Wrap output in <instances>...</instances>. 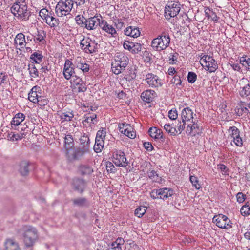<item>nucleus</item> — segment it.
<instances>
[{
	"label": "nucleus",
	"mask_w": 250,
	"mask_h": 250,
	"mask_svg": "<svg viewBox=\"0 0 250 250\" xmlns=\"http://www.w3.org/2000/svg\"><path fill=\"white\" fill-rule=\"evenodd\" d=\"M12 13L18 19L27 21L31 16V12L28 9L25 0H18L11 7Z\"/></svg>",
	"instance_id": "f257e3e1"
},
{
	"label": "nucleus",
	"mask_w": 250,
	"mask_h": 250,
	"mask_svg": "<svg viewBox=\"0 0 250 250\" xmlns=\"http://www.w3.org/2000/svg\"><path fill=\"white\" fill-rule=\"evenodd\" d=\"M128 63V57L123 53H117L114 56V61L112 63V71L115 74H119Z\"/></svg>",
	"instance_id": "f03ea898"
},
{
	"label": "nucleus",
	"mask_w": 250,
	"mask_h": 250,
	"mask_svg": "<svg viewBox=\"0 0 250 250\" xmlns=\"http://www.w3.org/2000/svg\"><path fill=\"white\" fill-rule=\"evenodd\" d=\"M74 5L73 0H60L55 7V13L58 17H62L71 15Z\"/></svg>",
	"instance_id": "7ed1b4c3"
},
{
	"label": "nucleus",
	"mask_w": 250,
	"mask_h": 250,
	"mask_svg": "<svg viewBox=\"0 0 250 250\" xmlns=\"http://www.w3.org/2000/svg\"><path fill=\"white\" fill-rule=\"evenodd\" d=\"M39 15L50 27H55L59 25L60 21L54 17V14L52 11H49L45 8L41 9Z\"/></svg>",
	"instance_id": "20e7f679"
},
{
	"label": "nucleus",
	"mask_w": 250,
	"mask_h": 250,
	"mask_svg": "<svg viewBox=\"0 0 250 250\" xmlns=\"http://www.w3.org/2000/svg\"><path fill=\"white\" fill-rule=\"evenodd\" d=\"M170 40L169 36L164 33L152 40L151 46L157 51L164 50L168 46Z\"/></svg>",
	"instance_id": "39448f33"
},
{
	"label": "nucleus",
	"mask_w": 250,
	"mask_h": 250,
	"mask_svg": "<svg viewBox=\"0 0 250 250\" xmlns=\"http://www.w3.org/2000/svg\"><path fill=\"white\" fill-rule=\"evenodd\" d=\"M81 48L86 53L92 54L98 51L99 45L95 40L89 37L84 38L81 41Z\"/></svg>",
	"instance_id": "423d86ee"
},
{
	"label": "nucleus",
	"mask_w": 250,
	"mask_h": 250,
	"mask_svg": "<svg viewBox=\"0 0 250 250\" xmlns=\"http://www.w3.org/2000/svg\"><path fill=\"white\" fill-rule=\"evenodd\" d=\"M37 238V231L35 228L31 226L24 227V241L27 247L32 246Z\"/></svg>",
	"instance_id": "0eeeda50"
},
{
	"label": "nucleus",
	"mask_w": 250,
	"mask_h": 250,
	"mask_svg": "<svg viewBox=\"0 0 250 250\" xmlns=\"http://www.w3.org/2000/svg\"><path fill=\"white\" fill-rule=\"evenodd\" d=\"M200 62L203 67H206V69L210 72H213L218 68V65L215 60L213 57L208 55H201Z\"/></svg>",
	"instance_id": "6e6552de"
},
{
	"label": "nucleus",
	"mask_w": 250,
	"mask_h": 250,
	"mask_svg": "<svg viewBox=\"0 0 250 250\" xmlns=\"http://www.w3.org/2000/svg\"><path fill=\"white\" fill-rule=\"evenodd\" d=\"M180 4L176 2L169 1L166 4L165 9V17L169 20L178 14L180 10Z\"/></svg>",
	"instance_id": "1a4fd4ad"
},
{
	"label": "nucleus",
	"mask_w": 250,
	"mask_h": 250,
	"mask_svg": "<svg viewBox=\"0 0 250 250\" xmlns=\"http://www.w3.org/2000/svg\"><path fill=\"white\" fill-rule=\"evenodd\" d=\"M213 222L221 229H230L232 228V223L225 215L222 214L216 215L213 218Z\"/></svg>",
	"instance_id": "9d476101"
},
{
	"label": "nucleus",
	"mask_w": 250,
	"mask_h": 250,
	"mask_svg": "<svg viewBox=\"0 0 250 250\" xmlns=\"http://www.w3.org/2000/svg\"><path fill=\"white\" fill-rule=\"evenodd\" d=\"M113 162L117 167H125L129 164L127 161L125 153L121 150H116L114 152Z\"/></svg>",
	"instance_id": "9b49d317"
},
{
	"label": "nucleus",
	"mask_w": 250,
	"mask_h": 250,
	"mask_svg": "<svg viewBox=\"0 0 250 250\" xmlns=\"http://www.w3.org/2000/svg\"><path fill=\"white\" fill-rule=\"evenodd\" d=\"M74 66L75 64L71 61L68 59L65 60L63 74L66 80H70L71 77H74V75H75Z\"/></svg>",
	"instance_id": "f8f14e48"
},
{
	"label": "nucleus",
	"mask_w": 250,
	"mask_h": 250,
	"mask_svg": "<svg viewBox=\"0 0 250 250\" xmlns=\"http://www.w3.org/2000/svg\"><path fill=\"white\" fill-rule=\"evenodd\" d=\"M146 80L150 87L158 88L162 86L163 83L159 77L152 73H148L146 75Z\"/></svg>",
	"instance_id": "ddd939ff"
},
{
	"label": "nucleus",
	"mask_w": 250,
	"mask_h": 250,
	"mask_svg": "<svg viewBox=\"0 0 250 250\" xmlns=\"http://www.w3.org/2000/svg\"><path fill=\"white\" fill-rule=\"evenodd\" d=\"M84 154V151L78 148L75 149L69 150L67 152V157L70 162L79 160Z\"/></svg>",
	"instance_id": "4468645a"
},
{
	"label": "nucleus",
	"mask_w": 250,
	"mask_h": 250,
	"mask_svg": "<svg viewBox=\"0 0 250 250\" xmlns=\"http://www.w3.org/2000/svg\"><path fill=\"white\" fill-rule=\"evenodd\" d=\"M229 133L233 139L235 144L238 146L243 145V141L240 137V131L236 126L230 127L228 130Z\"/></svg>",
	"instance_id": "2eb2a0df"
},
{
	"label": "nucleus",
	"mask_w": 250,
	"mask_h": 250,
	"mask_svg": "<svg viewBox=\"0 0 250 250\" xmlns=\"http://www.w3.org/2000/svg\"><path fill=\"white\" fill-rule=\"evenodd\" d=\"M101 16H94L86 20L85 28L89 30L96 28L98 26H100Z\"/></svg>",
	"instance_id": "dca6fc26"
},
{
	"label": "nucleus",
	"mask_w": 250,
	"mask_h": 250,
	"mask_svg": "<svg viewBox=\"0 0 250 250\" xmlns=\"http://www.w3.org/2000/svg\"><path fill=\"white\" fill-rule=\"evenodd\" d=\"M86 186V182L82 179L74 178L73 180V188L75 191L80 193H82L84 191Z\"/></svg>",
	"instance_id": "f3484780"
},
{
	"label": "nucleus",
	"mask_w": 250,
	"mask_h": 250,
	"mask_svg": "<svg viewBox=\"0 0 250 250\" xmlns=\"http://www.w3.org/2000/svg\"><path fill=\"white\" fill-rule=\"evenodd\" d=\"M25 118V115L22 113H18L16 114L13 118L11 122L12 128L19 131L20 127H18L17 128V127L21 124V123L24 120Z\"/></svg>",
	"instance_id": "a211bd4d"
},
{
	"label": "nucleus",
	"mask_w": 250,
	"mask_h": 250,
	"mask_svg": "<svg viewBox=\"0 0 250 250\" xmlns=\"http://www.w3.org/2000/svg\"><path fill=\"white\" fill-rule=\"evenodd\" d=\"M156 96L157 94L156 92L151 89L143 91L141 95L142 100L147 103L152 102Z\"/></svg>",
	"instance_id": "6ab92c4d"
},
{
	"label": "nucleus",
	"mask_w": 250,
	"mask_h": 250,
	"mask_svg": "<svg viewBox=\"0 0 250 250\" xmlns=\"http://www.w3.org/2000/svg\"><path fill=\"white\" fill-rule=\"evenodd\" d=\"M74 206L79 208H88L90 206V202L85 197H78L72 200Z\"/></svg>",
	"instance_id": "aec40b11"
},
{
	"label": "nucleus",
	"mask_w": 250,
	"mask_h": 250,
	"mask_svg": "<svg viewBox=\"0 0 250 250\" xmlns=\"http://www.w3.org/2000/svg\"><path fill=\"white\" fill-rule=\"evenodd\" d=\"M100 27L103 30L108 34H110L113 37L116 34L115 29L111 25L108 24L105 20H101Z\"/></svg>",
	"instance_id": "412c9836"
},
{
	"label": "nucleus",
	"mask_w": 250,
	"mask_h": 250,
	"mask_svg": "<svg viewBox=\"0 0 250 250\" xmlns=\"http://www.w3.org/2000/svg\"><path fill=\"white\" fill-rule=\"evenodd\" d=\"M75 66L76 68L81 70L83 73H86L89 70V65L82 61L80 57H78L75 62Z\"/></svg>",
	"instance_id": "4be33fe9"
},
{
	"label": "nucleus",
	"mask_w": 250,
	"mask_h": 250,
	"mask_svg": "<svg viewBox=\"0 0 250 250\" xmlns=\"http://www.w3.org/2000/svg\"><path fill=\"white\" fill-rule=\"evenodd\" d=\"M80 174L83 176L89 175L94 172L92 166L89 164H81L78 167Z\"/></svg>",
	"instance_id": "5701e85b"
},
{
	"label": "nucleus",
	"mask_w": 250,
	"mask_h": 250,
	"mask_svg": "<svg viewBox=\"0 0 250 250\" xmlns=\"http://www.w3.org/2000/svg\"><path fill=\"white\" fill-rule=\"evenodd\" d=\"M29 163L27 161H22L19 164V171L22 176H26L29 172Z\"/></svg>",
	"instance_id": "b1692460"
},
{
	"label": "nucleus",
	"mask_w": 250,
	"mask_h": 250,
	"mask_svg": "<svg viewBox=\"0 0 250 250\" xmlns=\"http://www.w3.org/2000/svg\"><path fill=\"white\" fill-rule=\"evenodd\" d=\"M193 112L189 107L185 108L181 113L183 122H188L193 119Z\"/></svg>",
	"instance_id": "393cba45"
},
{
	"label": "nucleus",
	"mask_w": 250,
	"mask_h": 250,
	"mask_svg": "<svg viewBox=\"0 0 250 250\" xmlns=\"http://www.w3.org/2000/svg\"><path fill=\"white\" fill-rule=\"evenodd\" d=\"M125 34L133 38H137L140 36V32L139 28L130 26L125 29Z\"/></svg>",
	"instance_id": "a878e982"
},
{
	"label": "nucleus",
	"mask_w": 250,
	"mask_h": 250,
	"mask_svg": "<svg viewBox=\"0 0 250 250\" xmlns=\"http://www.w3.org/2000/svg\"><path fill=\"white\" fill-rule=\"evenodd\" d=\"M149 135L155 139H163V132L161 129L156 127H151L148 130Z\"/></svg>",
	"instance_id": "bb28decb"
},
{
	"label": "nucleus",
	"mask_w": 250,
	"mask_h": 250,
	"mask_svg": "<svg viewBox=\"0 0 250 250\" xmlns=\"http://www.w3.org/2000/svg\"><path fill=\"white\" fill-rule=\"evenodd\" d=\"M26 128L27 126H26V127L24 128L21 127V132L20 134H15L12 132L8 133L7 135V139L11 141H16L19 140H21L24 137V133H22L21 131H24Z\"/></svg>",
	"instance_id": "cd10ccee"
},
{
	"label": "nucleus",
	"mask_w": 250,
	"mask_h": 250,
	"mask_svg": "<svg viewBox=\"0 0 250 250\" xmlns=\"http://www.w3.org/2000/svg\"><path fill=\"white\" fill-rule=\"evenodd\" d=\"M160 194L159 198L165 200L168 197L171 196L173 194V191L171 188H162L159 189Z\"/></svg>",
	"instance_id": "c85d7f7f"
},
{
	"label": "nucleus",
	"mask_w": 250,
	"mask_h": 250,
	"mask_svg": "<svg viewBox=\"0 0 250 250\" xmlns=\"http://www.w3.org/2000/svg\"><path fill=\"white\" fill-rule=\"evenodd\" d=\"M5 245V250H21L18 244L12 239H8Z\"/></svg>",
	"instance_id": "c756f323"
},
{
	"label": "nucleus",
	"mask_w": 250,
	"mask_h": 250,
	"mask_svg": "<svg viewBox=\"0 0 250 250\" xmlns=\"http://www.w3.org/2000/svg\"><path fill=\"white\" fill-rule=\"evenodd\" d=\"M43 56L42 54L40 52H35L30 56V59L31 60L32 64L34 63H40L42 61Z\"/></svg>",
	"instance_id": "7c9ffc66"
},
{
	"label": "nucleus",
	"mask_w": 250,
	"mask_h": 250,
	"mask_svg": "<svg viewBox=\"0 0 250 250\" xmlns=\"http://www.w3.org/2000/svg\"><path fill=\"white\" fill-rule=\"evenodd\" d=\"M25 42V36L22 33H19L16 35L14 39L15 44H19L22 48Z\"/></svg>",
	"instance_id": "2f4dec72"
},
{
	"label": "nucleus",
	"mask_w": 250,
	"mask_h": 250,
	"mask_svg": "<svg viewBox=\"0 0 250 250\" xmlns=\"http://www.w3.org/2000/svg\"><path fill=\"white\" fill-rule=\"evenodd\" d=\"M205 13L206 16L208 17V19L211 18V20L215 22L218 21L219 18L216 15V13L209 8H206Z\"/></svg>",
	"instance_id": "473e14b6"
},
{
	"label": "nucleus",
	"mask_w": 250,
	"mask_h": 250,
	"mask_svg": "<svg viewBox=\"0 0 250 250\" xmlns=\"http://www.w3.org/2000/svg\"><path fill=\"white\" fill-rule=\"evenodd\" d=\"M64 146L67 150L72 148L74 146V140L72 135L67 134L64 138Z\"/></svg>",
	"instance_id": "72a5a7b5"
},
{
	"label": "nucleus",
	"mask_w": 250,
	"mask_h": 250,
	"mask_svg": "<svg viewBox=\"0 0 250 250\" xmlns=\"http://www.w3.org/2000/svg\"><path fill=\"white\" fill-rule=\"evenodd\" d=\"M240 95L242 97L250 96V83L240 88Z\"/></svg>",
	"instance_id": "f704fd0d"
},
{
	"label": "nucleus",
	"mask_w": 250,
	"mask_h": 250,
	"mask_svg": "<svg viewBox=\"0 0 250 250\" xmlns=\"http://www.w3.org/2000/svg\"><path fill=\"white\" fill-rule=\"evenodd\" d=\"M104 140L95 138V143L94 146V151L97 153L101 152L104 147Z\"/></svg>",
	"instance_id": "c9c22d12"
},
{
	"label": "nucleus",
	"mask_w": 250,
	"mask_h": 250,
	"mask_svg": "<svg viewBox=\"0 0 250 250\" xmlns=\"http://www.w3.org/2000/svg\"><path fill=\"white\" fill-rule=\"evenodd\" d=\"M235 111L237 115L239 116H242L244 113L247 114L249 112V107L244 106L242 104L237 106L235 109Z\"/></svg>",
	"instance_id": "e433bc0d"
},
{
	"label": "nucleus",
	"mask_w": 250,
	"mask_h": 250,
	"mask_svg": "<svg viewBox=\"0 0 250 250\" xmlns=\"http://www.w3.org/2000/svg\"><path fill=\"white\" fill-rule=\"evenodd\" d=\"M28 99L34 103H38L42 101V97H38L37 93L34 91H30L28 94Z\"/></svg>",
	"instance_id": "4c0bfd02"
},
{
	"label": "nucleus",
	"mask_w": 250,
	"mask_h": 250,
	"mask_svg": "<svg viewBox=\"0 0 250 250\" xmlns=\"http://www.w3.org/2000/svg\"><path fill=\"white\" fill-rule=\"evenodd\" d=\"M28 70L31 77L36 78L39 76V72L34 64H29Z\"/></svg>",
	"instance_id": "58836bf2"
},
{
	"label": "nucleus",
	"mask_w": 250,
	"mask_h": 250,
	"mask_svg": "<svg viewBox=\"0 0 250 250\" xmlns=\"http://www.w3.org/2000/svg\"><path fill=\"white\" fill-rule=\"evenodd\" d=\"M124 134L131 139H134L136 137V132L133 131L132 127L129 125L127 130H124Z\"/></svg>",
	"instance_id": "ea45409f"
},
{
	"label": "nucleus",
	"mask_w": 250,
	"mask_h": 250,
	"mask_svg": "<svg viewBox=\"0 0 250 250\" xmlns=\"http://www.w3.org/2000/svg\"><path fill=\"white\" fill-rule=\"evenodd\" d=\"M124 134L131 139H134L136 137V132L133 131L132 127L129 125L127 130H124Z\"/></svg>",
	"instance_id": "a19ab883"
},
{
	"label": "nucleus",
	"mask_w": 250,
	"mask_h": 250,
	"mask_svg": "<svg viewBox=\"0 0 250 250\" xmlns=\"http://www.w3.org/2000/svg\"><path fill=\"white\" fill-rule=\"evenodd\" d=\"M148 176L153 182H159L161 181V177H159L156 172L151 170L147 173Z\"/></svg>",
	"instance_id": "79ce46f5"
},
{
	"label": "nucleus",
	"mask_w": 250,
	"mask_h": 250,
	"mask_svg": "<svg viewBox=\"0 0 250 250\" xmlns=\"http://www.w3.org/2000/svg\"><path fill=\"white\" fill-rule=\"evenodd\" d=\"M164 129L171 135H176L178 133V131L175 127L171 126L169 124H166L164 125Z\"/></svg>",
	"instance_id": "37998d69"
},
{
	"label": "nucleus",
	"mask_w": 250,
	"mask_h": 250,
	"mask_svg": "<svg viewBox=\"0 0 250 250\" xmlns=\"http://www.w3.org/2000/svg\"><path fill=\"white\" fill-rule=\"evenodd\" d=\"M146 209V207L141 206L135 209V215L138 217H141L145 213Z\"/></svg>",
	"instance_id": "c03bdc74"
},
{
	"label": "nucleus",
	"mask_w": 250,
	"mask_h": 250,
	"mask_svg": "<svg viewBox=\"0 0 250 250\" xmlns=\"http://www.w3.org/2000/svg\"><path fill=\"white\" fill-rule=\"evenodd\" d=\"M240 63L244 66L246 69H250V57L241 58L240 60Z\"/></svg>",
	"instance_id": "a18cd8bd"
},
{
	"label": "nucleus",
	"mask_w": 250,
	"mask_h": 250,
	"mask_svg": "<svg viewBox=\"0 0 250 250\" xmlns=\"http://www.w3.org/2000/svg\"><path fill=\"white\" fill-rule=\"evenodd\" d=\"M73 117L74 115L71 112L63 113L60 116V118L63 122L70 121Z\"/></svg>",
	"instance_id": "49530a36"
},
{
	"label": "nucleus",
	"mask_w": 250,
	"mask_h": 250,
	"mask_svg": "<svg viewBox=\"0 0 250 250\" xmlns=\"http://www.w3.org/2000/svg\"><path fill=\"white\" fill-rule=\"evenodd\" d=\"M77 23L81 26L85 27L86 20L83 16L78 15L75 18Z\"/></svg>",
	"instance_id": "de8ad7c7"
},
{
	"label": "nucleus",
	"mask_w": 250,
	"mask_h": 250,
	"mask_svg": "<svg viewBox=\"0 0 250 250\" xmlns=\"http://www.w3.org/2000/svg\"><path fill=\"white\" fill-rule=\"evenodd\" d=\"M37 32L36 40L39 42L43 41L46 37L45 31L42 29H38Z\"/></svg>",
	"instance_id": "09e8293b"
},
{
	"label": "nucleus",
	"mask_w": 250,
	"mask_h": 250,
	"mask_svg": "<svg viewBox=\"0 0 250 250\" xmlns=\"http://www.w3.org/2000/svg\"><path fill=\"white\" fill-rule=\"evenodd\" d=\"M142 50V45L139 43H134L132 45V49L131 52L133 54H137Z\"/></svg>",
	"instance_id": "8fccbe9b"
},
{
	"label": "nucleus",
	"mask_w": 250,
	"mask_h": 250,
	"mask_svg": "<svg viewBox=\"0 0 250 250\" xmlns=\"http://www.w3.org/2000/svg\"><path fill=\"white\" fill-rule=\"evenodd\" d=\"M190 181L193 186L194 187L197 189H199L201 188V186L198 183V180L196 177L194 176H190Z\"/></svg>",
	"instance_id": "3c124183"
},
{
	"label": "nucleus",
	"mask_w": 250,
	"mask_h": 250,
	"mask_svg": "<svg viewBox=\"0 0 250 250\" xmlns=\"http://www.w3.org/2000/svg\"><path fill=\"white\" fill-rule=\"evenodd\" d=\"M195 129L194 125L193 123L192 124H188V126L186 129V133L188 135L194 136V130Z\"/></svg>",
	"instance_id": "603ef678"
},
{
	"label": "nucleus",
	"mask_w": 250,
	"mask_h": 250,
	"mask_svg": "<svg viewBox=\"0 0 250 250\" xmlns=\"http://www.w3.org/2000/svg\"><path fill=\"white\" fill-rule=\"evenodd\" d=\"M197 75L193 72H189L188 75V80L189 83H193L196 80Z\"/></svg>",
	"instance_id": "864d4df0"
},
{
	"label": "nucleus",
	"mask_w": 250,
	"mask_h": 250,
	"mask_svg": "<svg viewBox=\"0 0 250 250\" xmlns=\"http://www.w3.org/2000/svg\"><path fill=\"white\" fill-rule=\"evenodd\" d=\"M240 211L242 215L247 216L250 214V207L249 206H244L241 208Z\"/></svg>",
	"instance_id": "5fc2aeb1"
},
{
	"label": "nucleus",
	"mask_w": 250,
	"mask_h": 250,
	"mask_svg": "<svg viewBox=\"0 0 250 250\" xmlns=\"http://www.w3.org/2000/svg\"><path fill=\"white\" fill-rule=\"evenodd\" d=\"M106 168L108 173H114L116 170L113 164L110 162H107L106 163Z\"/></svg>",
	"instance_id": "6e6d98bb"
},
{
	"label": "nucleus",
	"mask_w": 250,
	"mask_h": 250,
	"mask_svg": "<svg viewBox=\"0 0 250 250\" xmlns=\"http://www.w3.org/2000/svg\"><path fill=\"white\" fill-rule=\"evenodd\" d=\"M171 83L175 84L177 86L181 85V80L179 76L175 75L171 80Z\"/></svg>",
	"instance_id": "4d7b16f0"
},
{
	"label": "nucleus",
	"mask_w": 250,
	"mask_h": 250,
	"mask_svg": "<svg viewBox=\"0 0 250 250\" xmlns=\"http://www.w3.org/2000/svg\"><path fill=\"white\" fill-rule=\"evenodd\" d=\"M105 136L106 131L105 130H99L97 133L96 138L104 140Z\"/></svg>",
	"instance_id": "13d9d810"
},
{
	"label": "nucleus",
	"mask_w": 250,
	"mask_h": 250,
	"mask_svg": "<svg viewBox=\"0 0 250 250\" xmlns=\"http://www.w3.org/2000/svg\"><path fill=\"white\" fill-rule=\"evenodd\" d=\"M191 123H193V125H194L195 129L194 130V136L196 134H199L202 133V128L198 124L196 123L195 122L193 121Z\"/></svg>",
	"instance_id": "bf43d9fd"
},
{
	"label": "nucleus",
	"mask_w": 250,
	"mask_h": 250,
	"mask_svg": "<svg viewBox=\"0 0 250 250\" xmlns=\"http://www.w3.org/2000/svg\"><path fill=\"white\" fill-rule=\"evenodd\" d=\"M218 169H219L224 175H229L228 168L224 164L218 165Z\"/></svg>",
	"instance_id": "052dcab7"
},
{
	"label": "nucleus",
	"mask_w": 250,
	"mask_h": 250,
	"mask_svg": "<svg viewBox=\"0 0 250 250\" xmlns=\"http://www.w3.org/2000/svg\"><path fill=\"white\" fill-rule=\"evenodd\" d=\"M186 122H183V121L182 122H179L177 125V130L178 131L177 134H180L182 132V131L184 129L185 127V125L186 124Z\"/></svg>",
	"instance_id": "680f3d73"
},
{
	"label": "nucleus",
	"mask_w": 250,
	"mask_h": 250,
	"mask_svg": "<svg viewBox=\"0 0 250 250\" xmlns=\"http://www.w3.org/2000/svg\"><path fill=\"white\" fill-rule=\"evenodd\" d=\"M84 120L83 121V123H87L89 124H94V117H90V114H86L84 116Z\"/></svg>",
	"instance_id": "e2e57ef3"
},
{
	"label": "nucleus",
	"mask_w": 250,
	"mask_h": 250,
	"mask_svg": "<svg viewBox=\"0 0 250 250\" xmlns=\"http://www.w3.org/2000/svg\"><path fill=\"white\" fill-rule=\"evenodd\" d=\"M129 125H130V124H127L125 123L119 124L118 126H119V128L120 131L122 133L124 134V130H127V128H128V127H129Z\"/></svg>",
	"instance_id": "0e129e2a"
},
{
	"label": "nucleus",
	"mask_w": 250,
	"mask_h": 250,
	"mask_svg": "<svg viewBox=\"0 0 250 250\" xmlns=\"http://www.w3.org/2000/svg\"><path fill=\"white\" fill-rule=\"evenodd\" d=\"M133 45V42L127 41L124 42L123 46L125 49L128 50L131 52Z\"/></svg>",
	"instance_id": "69168bd1"
},
{
	"label": "nucleus",
	"mask_w": 250,
	"mask_h": 250,
	"mask_svg": "<svg viewBox=\"0 0 250 250\" xmlns=\"http://www.w3.org/2000/svg\"><path fill=\"white\" fill-rule=\"evenodd\" d=\"M77 86L79 92H84L87 89V87L86 86L85 84L83 82H82L81 83L77 85Z\"/></svg>",
	"instance_id": "338daca9"
},
{
	"label": "nucleus",
	"mask_w": 250,
	"mask_h": 250,
	"mask_svg": "<svg viewBox=\"0 0 250 250\" xmlns=\"http://www.w3.org/2000/svg\"><path fill=\"white\" fill-rule=\"evenodd\" d=\"M236 197L239 203H243L245 199V195L242 192H239L237 194Z\"/></svg>",
	"instance_id": "774afa93"
}]
</instances>
